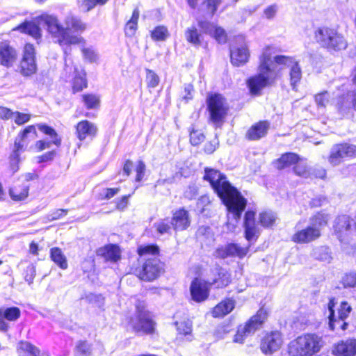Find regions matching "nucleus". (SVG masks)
I'll list each match as a JSON object with an SVG mask.
<instances>
[{"label": "nucleus", "mask_w": 356, "mask_h": 356, "mask_svg": "<svg viewBox=\"0 0 356 356\" xmlns=\"http://www.w3.org/2000/svg\"><path fill=\"white\" fill-rule=\"evenodd\" d=\"M204 172V179L210 183L214 191L227 207V227L230 230H233L245 209L247 200L219 170L207 168Z\"/></svg>", "instance_id": "nucleus-1"}, {"label": "nucleus", "mask_w": 356, "mask_h": 356, "mask_svg": "<svg viewBox=\"0 0 356 356\" xmlns=\"http://www.w3.org/2000/svg\"><path fill=\"white\" fill-rule=\"evenodd\" d=\"M275 54V48L271 46H268L263 49L259 56L258 74L248 81V86L252 94H259L277 77L278 70L273 65V55Z\"/></svg>", "instance_id": "nucleus-2"}, {"label": "nucleus", "mask_w": 356, "mask_h": 356, "mask_svg": "<svg viewBox=\"0 0 356 356\" xmlns=\"http://www.w3.org/2000/svg\"><path fill=\"white\" fill-rule=\"evenodd\" d=\"M35 20L38 24L47 26L48 32L57 39L65 54H67V48L70 44H79L83 40L81 37L70 34L59 24L58 19L55 15L44 13L37 17Z\"/></svg>", "instance_id": "nucleus-3"}, {"label": "nucleus", "mask_w": 356, "mask_h": 356, "mask_svg": "<svg viewBox=\"0 0 356 356\" xmlns=\"http://www.w3.org/2000/svg\"><path fill=\"white\" fill-rule=\"evenodd\" d=\"M323 346L322 337L316 334H303L289 341L287 345L289 356H312Z\"/></svg>", "instance_id": "nucleus-4"}, {"label": "nucleus", "mask_w": 356, "mask_h": 356, "mask_svg": "<svg viewBox=\"0 0 356 356\" xmlns=\"http://www.w3.org/2000/svg\"><path fill=\"white\" fill-rule=\"evenodd\" d=\"M314 38L316 42L328 51H341L347 47L348 42L343 35L336 29L321 26L316 29Z\"/></svg>", "instance_id": "nucleus-5"}, {"label": "nucleus", "mask_w": 356, "mask_h": 356, "mask_svg": "<svg viewBox=\"0 0 356 356\" xmlns=\"http://www.w3.org/2000/svg\"><path fill=\"white\" fill-rule=\"evenodd\" d=\"M209 121L216 127H222L229 110L225 98L220 94H213L207 99Z\"/></svg>", "instance_id": "nucleus-6"}, {"label": "nucleus", "mask_w": 356, "mask_h": 356, "mask_svg": "<svg viewBox=\"0 0 356 356\" xmlns=\"http://www.w3.org/2000/svg\"><path fill=\"white\" fill-rule=\"evenodd\" d=\"M268 312L264 307L258 310L257 314L252 316L250 319L243 325L238 327L236 334L234 336V341L243 343L245 339L250 334L254 333L255 331L260 329L267 319Z\"/></svg>", "instance_id": "nucleus-7"}, {"label": "nucleus", "mask_w": 356, "mask_h": 356, "mask_svg": "<svg viewBox=\"0 0 356 356\" xmlns=\"http://www.w3.org/2000/svg\"><path fill=\"white\" fill-rule=\"evenodd\" d=\"M129 323L134 330L137 332L149 334L154 330L155 323L151 314L145 309L143 305H136V312L131 318Z\"/></svg>", "instance_id": "nucleus-8"}, {"label": "nucleus", "mask_w": 356, "mask_h": 356, "mask_svg": "<svg viewBox=\"0 0 356 356\" xmlns=\"http://www.w3.org/2000/svg\"><path fill=\"white\" fill-rule=\"evenodd\" d=\"M273 65L278 70V73L283 67L289 69L290 82L293 87L302 78V70L299 62L292 56L284 55H273Z\"/></svg>", "instance_id": "nucleus-9"}, {"label": "nucleus", "mask_w": 356, "mask_h": 356, "mask_svg": "<svg viewBox=\"0 0 356 356\" xmlns=\"http://www.w3.org/2000/svg\"><path fill=\"white\" fill-rule=\"evenodd\" d=\"M356 156V146L347 143L334 145L330 152L327 161L332 166L340 165L346 158Z\"/></svg>", "instance_id": "nucleus-10"}, {"label": "nucleus", "mask_w": 356, "mask_h": 356, "mask_svg": "<svg viewBox=\"0 0 356 356\" xmlns=\"http://www.w3.org/2000/svg\"><path fill=\"white\" fill-rule=\"evenodd\" d=\"M283 343L284 339L280 332H266L261 339L260 349L265 355H272L280 350Z\"/></svg>", "instance_id": "nucleus-11"}, {"label": "nucleus", "mask_w": 356, "mask_h": 356, "mask_svg": "<svg viewBox=\"0 0 356 356\" xmlns=\"http://www.w3.org/2000/svg\"><path fill=\"white\" fill-rule=\"evenodd\" d=\"M20 72L24 76H30L35 73V49L33 44H26L24 48V54L20 62Z\"/></svg>", "instance_id": "nucleus-12"}, {"label": "nucleus", "mask_w": 356, "mask_h": 356, "mask_svg": "<svg viewBox=\"0 0 356 356\" xmlns=\"http://www.w3.org/2000/svg\"><path fill=\"white\" fill-rule=\"evenodd\" d=\"M163 271V265L156 257L149 258L143 264L138 277L145 281H153L156 279Z\"/></svg>", "instance_id": "nucleus-13"}, {"label": "nucleus", "mask_w": 356, "mask_h": 356, "mask_svg": "<svg viewBox=\"0 0 356 356\" xmlns=\"http://www.w3.org/2000/svg\"><path fill=\"white\" fill-rule=\"evenodd\" d=\"M328 318H329V327L331 330L334 331L336 328V323H341L349 316L352 308L347 302H342L338 312L337 316L334 314V307L335 302L334 300H330L328 303Z\"/></svg>", "instance_id": "nucleus-14"}, {"label": "nucleus", "mask_w": 356, "mask_h": 356, "mask_svg": "<svg viewBox=\"0 0 356 356\" xmlns=\"http://www.w3.org/2000/svg\"><path fill=\"white\" fill-rule=\"evenodd\" d=\"M248 247H242L237 243H231L218 248L215 252V255L221 259L229 257L243 258L248 254Z\"/></svg>", "instance_id": "nucleus-15"}, {"label": "nucleus", "mask_w": 356, "mask_h": 356, "mask_svg": "<svg viewBox=\"0 0 356 356\" xmlns=\"http://www.w3.org/2000/svg\"><path fill=\"white\" fill-rule=\"evenodd\" d=\"M38 136L35 125L26 127L22 131L19 132L15 138L13 149L24 152L29 143L35 140Z\"/></svg>", "instance_id": "nucleus-16"}, {"label": "nucleus", "mask_w": 356, "mask_h": 356, "mask_svg": "<svg viewBox=\"0 0 356 356\" xmlns=\"http://www.w3.org/2000/svg\"><path fill=\"white\" fill-rule=\"evenodd\" d=\"M238 40L243 44L241 46H232L230 49L231 63L234 66H241L245 64L250 57V53L248 47L243 43L244 38L242 36L238 38Z\"/></svg>", "instance_id": "nucleus-17"}, {"label": "nucleus", "mask_w": 356, "mask_h": 356, "mask_svg": "<svg viewBox=\"0 0 356 356\" xmlns=\"http://www.w3.org/2000/svg\"><path fill=\"white\" fill-rule=\"evenodd\" d=\"M210 286L207 282L195 278L190 286L192 299L197 302L206 300L209 297Z\"/></svg>", "instance_id": "nucleus-18"}, {"label": "nucleus", "mask_w": 356, "mask_h": 356, "mask_svg": "<svg viewBox=\"0 0 356 356\" xmlns=\"http://www.w3.org/2000/svg\"><path fill=\"white\" fill-rule=\"evenodd\" d=\"M18 54L8 41L0 42V65L7 68L13 66L17 61Z\"/></svg>", "instance_id": "nucleus-19"}, {"label": "nucleus", "mask_w": 356, "mask_h": 356, "mask_svg": "<svg viewBox=\"0 0 356 356\" xmlns=\"http://www.w3.org/2000/svg\"><path fill=\"white\" fill-rule=\"evenodd\" d=\"M332 353L334 356H356V339L339 341L332 346Z\"/></svg>", "instance_id": "nucleus-20"}, {"label": "nucleus", "mask_w": 356, "mask_h": 356, "mask_svg": "<svg viewBox=\"0 0 356 356\" xmlns=\"http://www.w3.org/2000/svg\"><path fill=\"white\" fill-rule=\"evenodd\" d=\"M230 282V275L225 269L216 266L211 270V275L208 282L210 286L214 285L217 288H224Z\"/></svg>", "instance_id": "nucleus-21"}, {"label": "nucleus", "mask_w": 356, "mask_h": 356, "mask_svg": "<svg viewBox=\"0 0 356 356\" xmlns=\"http://www.w3.org/2000/svg\"><path fill=\"white\" fill-rule=\"evenodd\" d=\"M321 236L318 228L307 226L306 228L296 232L291 237V240L297 243H309L317 240Z\"/></svg>", "instance_id": "nucleus-22"}, {"label": "nucleus", "mask_w": 356, "mask_h": 356, "mask_svg": "<svg viewBox=\"0 0 356 356\" xmlns=\"http://www.w3.org/2000/svg\"><path fill=\"white\" fill-rule=\"evenodd\" d=\"M171 225L175 231L186 229L191 225L189 212L184 208H180L173 213Z\"/></svg>", "instance_id": "nucleus-23"}, {"label": "nucleus", "mask_w": 356, "mask_h": 356, "mask_svg": "<svg viewBox=\"0 0 356 356\" xmlns=\"http://www.w3.org/2000/svg\"><path fill=\"white\" fill-rule=\"evenodd\" d=\"M334 228L338 238L343 241L344 238L352 232L349 216L346 215L339 216L335 220Z\"/></svg>", "instance_id": "nucleus-24"}, {"label": "nucleus", "mask_w": 356, "mask_h": 356, "mask_svg": "<svg viewBox=\"0 0 356 356\" xmlns=\"http://www.w3.org/2000/svg\"><path fill=\"white\" fill-rule=\"evenodd\" d=\"M255 213L254 211H248L245 214L244 227L245 238L248 241H251L254 238H257L259 235V228L255 224Z\"/></svg>", "instance_id": "nucleus-25"}, {"label": "nucleus", "mask_w": 356, "mask_h": 356, "mask_svg": "<svg viewBox=\"0 0 356 356\" xmlns=\"http://www.w3.org/2000/svg\"><path fill=\"white\" fill-rule=\"evenodd\" d=\"M269 127L270 124L267 121H260L248 129L246 137L251 140H259L266 135Z\"/></svg>", "instance_id": "nucleus-26"}, {"label": "nucleus", "mask_w": 356, "mask_h": 356, "mask_svg": "<svg viewBox=\"0 0 356 356\" xmlns=\"http://www.w3.org/2000/svg\"><path fill=\"white\" fill-rule=\"evenodd\" d=\"M76 128L77 137L80 140H83L88 137H94L97 131L96 126L88 120L79 122Z\"/></svg>", "instance_id": "nucleus-27"}, {"label": "nucleus", "mask_w": 356, "mask_h": 356, "mask_svg": "<svg viewBox=\"0 0 356 356\" xmlns=\"http://www.w3.org/2000/svg\"><path fill=\"white\" fill-rule=\"evenodd\" d=\"M97 255L104 258L106 261L115 262L120 258V252L115 245H106L97 250Z\"/></svg>", "instance_id": "nucleus-28"}, {"label": "nucleus", "mask_w": 356, "mask_h": 356, "mask_svg": "<svg viewBox=\"0 0 356 356\" xmlns=\"http://www.w3.org/2000/svg\"><path fill=\"white\" fill-rule=\"evenodd\" d=\"M235 302L233 300L227 299L218 304L213 309L214 317H222L230 313L234 308Z\"/></svg>", "instance_id": "nucleus-29"}, {"label": "nucleus", "mask_w": 356, "mask_h": 356, "mask_svg": "<svg viewBox=\"0 0 356 356\" xmlns=\"http://www.w3.org/2000/svg\"><path fill=\"white\" fill-rule=\"evenodd\" d=\"M65 29L69 32V30L72 29L74 31L83 32L86 29V24L83 23L81 19L74 15H67L65 19Z\"/></svg>", "instance_id": "nucleus-30"}, {"label": "nucleus", "mask_w": 356, "mask_h": 356, "mask_svg": "<svg viewBox=\"0 0 356 356\" xmlns=\"http://www.w3.org/2000/svg\"><path fill=\"white\" fill-rule=\"evenodd\" d=\"M17 352L19 354L26 353L27 356H39L40 350L27 341H19L16 346Z\"/></svg>", "instance_id": "nucleus-31"}, {"label": "nucleus", "mask_w": 356, "mask_h": 356, "mask_svg": "<svg viewBox=\"0 0 356 356\" xmlns=\"http://www.w3.org/2000/svg\"><path fill=\"white\" fill-rule=\"evenodd\" d=\"M51 259L61 269L67 268L68 264L65 255L59 248H52L50 250Z\"/></svg>", "instance_id": "nucleus-32"}, {"label": "nucleus", "mask_w": 356, "mask_h": 356, "mask_svg": "<svg viewBox=\"0 0 356 356\" xmlns=\"http://www.w3.org/2000/svg\"><path fill=\"white\" fill-rule=\"evenodd\" d=\"M140 11L138 8L133 11L131 19L127 22L124 27L125 35L128 37H132L135 35L138 29V21L139 19Z\"/></svg>", "instance_id": "nucleus-33"}, {"label": "nucleus", "mask_w": 356, "mask_h": 356, "mask_svg": "<svg viewBox=\"0 0 356 356\" xmlns=\"http://www.w3.org/2000/svg\"><path fill=\"white\" fill-rule=\"evenodd\" d=\"M185 38L188 42L192 44L195 47H200L202 44V37L198 33L195 26L188 27L185 31Z\"/></svg>", "instance_id": "nucleus-34"}, {"label": "nucleus", "mask_w": 356, "mask_h": 356, "mask_svg": "<svg viewBox=\"0 0 356 356\" xmlns=\"http://www.w3.org/2000/svg\"><path fill=\"white\" fill-rule=\"evenodd\" d=\"M15 29L20 31L22 33L29 34L35 39L39 38L41 35L40 29L38 26L32 22H25Z\"/></svg>", "instance_id": "nucleus-35"}, {"label": "nucleus", "mask_w": 356, "mask_h": 356, "mask_svg": "<svg viewBox=\"0 0 356 356\" xmlns=\"http://www.w3.org/2000/svg\"><path fill=\"white\" fill-rule=\"evenodd\" d=\"M299 160V157L294 153H286L283 154L276 162L278 169H283L292 164L296 163Z\"/></svg>", "instance_id": "nucleus-36"}, {"label": "nucleus", "mask_w": 356, "mask_h": 356, "mask_svg": "<svg viewBox=\"0 0 356 356\" xmlns=\"http://www.w3.org/2000/svg\"><path fill=\"white\" fill-rule=\"evenodd\" d=\"M29 191V185H23L22 186H16L10 189L9 193L13 200L20 201L28 197Z\"/></svg>", "instance_id": "nucleus-37"}, {"label": "nucleus", "mask_w": 356, "mask_h": 356, "mask_svg": "<svg viewBox=\"0 0 356 356\" xmlns=\"http://www.w3.org/2000/svg\"><path fill=\"white\" fill-rule=\"evenodd\" d=\"M329 216L325 213H318L310 219V225L318 228L321 233L323 227L327 225Z\"/></svg>", "instance_id": "nucleus-38"}, {"label": "nucleus", "mask_w": 356, "mask_h": 356, "mask_svg": "<svg viewBox=\"0 0 356 356\" xmlns=\"http://www.w3.org/2000/svg\"><path fill=\"white\" fill-rule=\"evenodd\" d=\"M313 256L315 259L327 263H330L332 260L330 249L325 246H321L314 249Z\"/></svg>", "instance_id": "nucleus-39"}, {"label": "nucleus", "mask_w": 356, "mask_h": 356, "mask_svg": "<svg viewBox=\"0 0 356 356\" xmlns=\"http://www.w3.org/2000/svg\"><path fill=\"white\" fill-rule=\"evenodd\" d=\"M37 127L40 131L43 132L44 134L49 136L51 138V143L53 144L56 145V146H59L60 145L61 140L58 136L57 133L53 128L42 124H37Z\"/></svg>", "instance_id": "nucleus-40"}, {"label": "nucleus", "mask_w": 356, "mask_h": 356, "mask_svg": "<svg viewBox=\"0 0 356 356\" xmlns=\"http://www.w3.org/2000/svg\"><path fill=\"white\" fill-rule=\"evenodd\" d=\"M108 0H81L79 1V8L84 13H88L97 5H104Z\"/></svg>", "instance_id": "nucleus-41"}, {"label": "nucleus", "mask_w": 356, "mask_h": 356, "mask_svg": "<svg viewBox=\"0 0 356 356\" xmlns=\"http://www.w3.org/2000/svg\"><path fill=\"white\" fill-rule=\"evenodd\" d=\"M169 36L168 29L164 26H158L151 32V37L154 40L163 41Z\"/></svg>", "instance_id": "nucleus-42"}, {"label": "nucleus", "mask_w": 356, "mask_h": 356, "mask_svg": "<svg viewBox=\"0 0 356 356\" xmlns=\"http://www.w3.org/2000/svg\"><path fill=\"white\" fill-rule=\"evenodd\" d=\"M82 98L88 109L96 108L99 105V97L95 94H85L83 95Z\"/></svg>", "instance_id": "nucleus-43"}, {"label": "nucleus", "mask_w": 356, "mask_h": 356, "mask_svg": "<svg viewBox=\"0 0 356 356\" xmlns=\"http://www.w3.org/2000/svg\"><path fill=\"white\" fill-rule=\"evenodd\" d=\"M87 87V81L86 79V73L81 72L78 73L73 81V90L74 92H79Z\"/></svg>", "instance_id": "nucleus-44"}, {"label": "nucleus", "mask_w": 356, "mask_h": 356, "mask_svg": "<svg viewBox=\"0 0 356 356\" xmlns=\"http://www.w3.org/2000/svg\"><path fill=\"white\" fill-rule=\"evenodd\" d=\"M177 330L179 334L188 337V340H191V332H192V324L190 322L181 321L177 322Z\"/></svg>", "instance_id": "nucleus-45"}, {"label": "nucleus", "mask_w": 356, "mask_h": 356, "mask_svg": "<svg viewBox=\"0 0 356 356\" xmlns=\"http://www.w3.org/2000/svg\"><path fill=\"white\" fill-rule=\"evenodd\" d=\"M315 102L318 108H325L330 102V95L327 91H323L315 95Z\"/></svg>", "instance_id": "nucleus-46"}, {"label": "nucleus", "mask_w": 356, "mask_h": 356, "mask_svg": "<svg viewBox=\"0 0 356 356\" xmlns=\"http://www.w3.org/2000/svg\"><path fill=\"white\" fill-rule=\"evenodd\" d=\"M276 219L275 216L272 212H263L259 215V222L264 227H268L273 225Z\"/></svg>", "instance_id": "nucleus-47"}, {"label": "nucleus", "mask_w": 356, "mask_h": 356, "mask_svg": "<svg viewBox=\"0 0 356 356\" xmlns=\"http://www.w3.org/2000/svg\"><path fill=\"white\" fill-rule=\"evenodd\" d=\"M171 221L170 222L168 219L161 220L154 225L157 232L160 234L169 233L171 230Z\"/></svg>", "instance_id": "nucleus-48"}, {"label": "nucleus", "mask_w": 356, "mask_h": 356, "mask_svg": "<svg viewBox=\"0 0 356 356\" xmlns=\"http://www.w3.org/2000/svg\"><path fill=\"white\" fill-rule=\"evenodd\" d=\"M91 351V345L86 341H79L76 346V356H90Z\"/></svg>", "instance_id": "nucleus-49"}, {"label": "nucleus", "mask_w": 356, "mask_h": 356, "mask_svg": "<svg viewBox=\"0 0 356 356\" xmlns=\"http://www.w3.org/2000/svg\"><path fill=\"white\" fill-rule=\"evenodd\" d=\"M3 310L5 319L10 321H17L19 318L21 314L20 309L16 307L3 309Z\"/></svg>", "instance_id": "nucleus-50"}, {"label": "nucleus", "mask_w": 356, "mask_h": 356, "mask_svg": "<svg viewBox=\"0 0 356 356\" xmlns=\"http://www.w3.org/2000/svg\"><path fill=\"white\" fill-rule=\"evenodd\" d=\"M293 168L294 172L300 177H307L309 175V170L305 161L298 160Z\"/></svg>", "instance_id": "nucleus-51"}, {"label": "nucleus", "mask_w": 356, "mask_h": 356, "mask_svg": "<svg viewBox=\"0 0 356 356\" xmlns=\"http://www.w3.org/2000/svg\"><path fill=\"white\" fill-rule=\"evenodd\" d=\"M204 135L200 130H195L193 127L190 131V141L193 145H198L204 140Z\"/></svg>", "instance_id": "nucleus-52"}, {"label": "nucleus", "mask_w": 356, "mask_h": 356, "mask_svg": "<svg viewBox=\"0 0 356 356\" xmlns=\"http://www.w3.org/2000/svg\"><path fill=\"white\" fill-rule=\"evenodd\" d=\"M146 82L149 88H155L159 83V76L152 70H146Z\"/></svg>", "instance_id": "nucleus-53"}, {"label": "nucleus", "mask_w": 356, "mask_h": 356, "mask_svg": "<svg viewBox=\"0 0 356 356\" xmlns=\"http://www.w3.org/2000/svg\"><path fill=\"white\" fill-rule=\"evenodd\" d=\"M22 152L13 149V152L10 156V168L13 172H16L19 170V163L20 161L19 156Z\"/></svg>", "instance_id": "nucleus-54"}, {"label": "nucleus", "mask_w": 356, "mask_h": 356, "mask_svg": "<svg viewBox=\"0 0 356 356\" xmlns=\"http://www.w3.org/2000/svg\"><path fill=\"white\" fill-rule=\"evenodd\" d=\"M198 26L202 29L203 33L210 35H213V33L217 26L213 23L203 20L198 21Z\"/></svg>", "instance_id": "nucleus-55"}, {"label": "nucleus", "mask_w": 356, "mask_h": 356, "mask_svg": "<svg viewBox=\"0 0 356 356\" xmlns=\"http://www.w3.org/2000/svg\"><path fill=\"white\" fill-rule=\"evenodd\" d=\"M138 252L140 256L145 254H152L154 256L159 253V248L156 245L140 247L138 250Z\"/></svg>", "instance_id": "nucleus-56"}, {"label": "nucleus", "mask_w": 356, "mask_h": 356, "mask_svg": "<svg viewBox=\"0 0 356 356\" xmlns=\"http://www.w3.org/2000/svg\"><path fill=\"white\" fill-rule=\"evenodd\" d=\"M31 119V115L22 113L18 111L14 113L13 120L17 125H22L28 122Z\"/></svg>", "instance_id": "nucleus-57"}, {"label": "nucleus", "mask_w": 356, "mask_h": 356, "mask_svg": "<svg viewBox=\"0 0 356 356\" xmlns=\"http://www.w3.org/2000/svg\"><path fill=\"white\" fill-rule=\"evenodd\" d=\"M211 36H213L219 43H225L227 41L226 32L220 26H216Z\"/></svg>", "instance_id": "nucleus-58"}, {"label": "nucleus", "mask_w": 356, "mask_h": 356, "mask_svg": "<svg viewBox=\"0 0 356 356\" xmlns=\"http://www.w3.org/2000/svg\"><path fill=\"white\" fill-rule=\"evenodd\" d=\"M82 53L84 58L91 63L96 61L98 58L97 52L92 47L83 48Z\"/></svg>", "instance_id": "nucleus-59"}, {"label": "nucleus", "mask_w": 356, "mask_h": 356, "mask_svg": "<svg viewBox=\"0 0 356 356\" xmlns=\"http://www.w3.org/2000/svg\"><path fill=\"white\" fill-rule=\"evenodd\" d=\"M35 276V266L32 264H29L24 272V279L30 284L33 282Z\"/></svg>", "instance_id": "nucleus-60"}, {"label": "nucleus", "mask_w": 356, "mask_h": 356, "mask_svg": "<svg viewBox=\"0 0 356 356\" xmlns=\"http://www.w3.org/2000/svg\"><path fill=\"white\" fill-rule=\"evenodd\" d=\"M278 6L272 4L266 7L264 10V15L268 19L274 18L277 13Z\"/></svg>", "instance_id": "nucleus-61"}, {"label": "nucleus", "mask_w": 356, "mask_h": 356, "mask_svg": "<svg viewBox=\"0 0 356 356\" xmlns=\"http://www.w3.org/2000/svg\"><path fill=\"white\" fill-rule=\"evenodd\" d=\"M146 166L145 163L143 161H138L137 163L136 172V181L138 182H140L145 172Z\"/></svg>", "instance_id": "nucleus-62"}, {"label": "nucleus", "mask_w": 356, "mask_h": 356, "mask_svg": "<svg viewBox=\"0 0 356 356\" xmlns=\"http://www.w3.org/2000/svg\"><path fill=\"white\" fill-rule=\"evenodd\" d=\"M343 284L345 287H356V273L346 275L343 279Z\"/></svg>", "instance_id": "nucleus-63"}, {"label": "nucleus", "mask_w": 356, "mask_h": 356, "mask_svg": "<svg viewBox=\"0 0 356 356\" xmlns=\"http://www.w3.org/2000/svg\"><path fill=\"white\" fill-rule=\"evenodd\" d=\"M221 3L222 0H206L204 2L207 10L211 12L212 15L216 12L218 6Z\"/></svg>", "instance_id": "nucleus-64"}]
</instances>
